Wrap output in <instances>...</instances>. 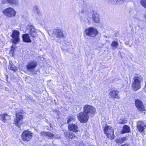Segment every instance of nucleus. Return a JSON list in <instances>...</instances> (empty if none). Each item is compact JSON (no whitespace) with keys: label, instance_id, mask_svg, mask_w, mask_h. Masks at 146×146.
I'll list each match as a JSON object with an SVG mask.
<instances>
[{"label":"nucleus","instance_id":"c9c22d12","mask_svg":"<svg viewBox=\"0 0 146 146\" xmlns=\"http://www.w3.org/2000/svg\"><path fill=\"white\" fill-rule=\"evenodd\" d=\"M121 146H129L127 144H125Z\"/></svg>","mask_w":146,"mask_h":146},{"label":"nucleus","instance_id":"9d476101","mask_svg":"<svg viewBox=\"0 0 146 146\" xmlns=\"http://www.w3.org/2000/svg\"><path fill=\"white\" fill-rule=\"evenodd\" d=\"M22 113L21 111L20 113L16 112V117L15 120V125L19 127L22 124L21 120L23 119V116L21 114Z\"/></svg>","mask_w":146,"mask_h":146},{"label":"nucleus","instance_id":"b1692460","mask_svg":"<svg viewBox=\"0 0 146 146\" xmlns=\"http://www.w3.org/2000/svg\"><path fill=\"white\" fill-rule=\"evenodd\" d=\"M117 121L120 124H123L126 123L127 121L125 119L124 117H122L118 119Z\"/></svg>","mask_w":146,"mask_h":146},{"label":"nucleus","instance_id":"dca6fc26","mask_svg":"<svg viewBox=\"0 0 146 146\" xmlns=\"http://www.w3.org/2000/svg\"><path fill=\"white\" fill-rule=\"evenodd\" d=\"M10 116L7 114L3 113L0 114V119L4 122L9 119Z\"/></svg>","mask_w":146,"mask_h":146},{"label":"nucleus","instance_id":"c756f323","mask_svg":"<svg viewBox=\"0 0 146 146\" xmlns=\"http://www.w3.org/2000/svg\"><path fill=\"white\" fill-rule=\"evenodd\" d=\"M47 137H48L51 139H52L54 137V135L52 133H50L49 132H47Z\"/></svg>","mask_w":146,"mask_h":146},{"label":"nucleus","instance_id":"c85d7f7f","mask_svg":"<svg viewBox=\"0 0 146 146\" xmlns=\"http://www.w3.org/2000/svg\"><path fill=\"white\" fill-rule=\"evenodd\" d=\"M37 21L40 24H41L43 21V17L41 15H38L36 18Z\"/></svg>","mask_w":146,"mask_h":146},{"label":"nucleus","instance_id":"7c9ffc66","mask_svg":"<svg viewBox=\"0 0 146 146\" xmlns=\"http://www.w3.org/2000/svg\"><path fill=\"white\" fill-rule=\"evenodd\" d=\"M141 3L144 7L146 8V0H141Z\"/></svg>","mask_w":146,"mask_h":146},{"label":"nucleus","instance_id":"2f4dec72","mask_svg":"<svg viewBox=\"0 0 146 146\" xmlns=\"http://www.w3.org/2000/svg\"><path fill=\"white\" fill-rule=\"evenodd\" d=\"M40 135L42 136L47 137V135H48L47 132L42 131L40 132Z\"/></svg>","mask_w":146,"mask_h":146},{"label":"nucleus","instance_id":"ddd939ff","mask_svg":"<svg viewBox=\"0 0 146 146\" xmlns=\"http://www.w3.org/2000/svg\"><path fill=\"white\" fill-rule=\"evenodd\" d=\"M37 63L35 61H31L29 62L27 65V68L28 70L31 71L33 70L36 66Z\"/></svg>","mask_w":146,"mask_h":146},{"label":"nucleus","instance_id":"6ab92c4d","mask_svg":"<svg viewBox=\"0 0 146 146\" xmlns=\"http://www.w3.org/2000/svg\"><path fill=\"white\" fill-rule=\"evenodd\" d=\"M92 19L96 23H98L100 22L99 15L97 12H93L92 15Z\"/></svg>","mask_w":146,"mask_h":146},{"label":"nucleus","instance_id":"e433bc0d","mask_svg":"<svg viewBox=\"0 0 146 146\" xmlns=\"http://www.w3.org/2000/svg\"><path fill=\"white\" fill-rule=\"evenodd\" d=\"M145 19H146V13L145 14Z\"/></svg>","mask_w":146,"mask_h":146},{"label":"nucleus","instance_id":"4be33fe9","mask_svg":"<svg viewBox=\"0 0 146 146\" xmlns=\"http://www.w3.org/2000/svg\"><path fill=\"white\" fill-rule=\"evenodd\" d=\"M130 131L129 127L127 125H125L123 127V129L122 131V133H128L130 132Z\"/></svg>","mask_w":146,"mask_h":146},{"label":"nucleus","instance_id":"9b49d317","mask_svg":"<svg viewBox=\"0 0 146 146\" xmlns=\"http://www.w3.org/2000/svg\"><path fill=\"white\" fill-rule=\"evenodd\" d=\"M3 13L8 17L13 16L16 14L15 10L11 7H9L5 9L3 11Z\"/></svg>","mask_w":146,"mask_h":146},{"label":"nucleus","instance_id":"f03ea898","mask_svg":"<svg viewBox=\"0 0 146 146\" xmlns=\"http://www.w3.org/2000/svg\"><path fill=\"white\" fill-rule=\"evenodd\" d=\"M104 133L107 135L108 138L111 139H113L114 138L113 130L112 127L110 126L105 125L104 127Z\"/></svg>","mask_w":146,"mask_h":146},{"label":"nucleus","instance_id":"bb28decb","mask_svg":"<svg viewBox=\"0 0 146 146\" xmlns=\"http://www.w3.org/2000/svg\"><path fill=\"white\" fill-rule=\"evenodd\" d=\"M76 119L73 116H69L68 118L67 123L69 124L70 123L72 122L75 121Z\"/></svg>","mask_w":146,"mask_h":146},{"label":"nucleus","instance_id":"a878e982","mask_svg":"<svg viewBox=\"0 0 146 146\" xmlns=\"http://www.w3.org/2000/svg\"><path fill=\"white\" fill-rule=\"evenodd\" d=\"M110 1H111V3L114 5L117 4H120L121 3L123 2L121 0H109Z\"/></svg>","mask_w":146,"mask_h":146},{"label":"nucleus","instance_id":"393cba45","mask_svg":"<svg viewBox=\"0 0 146 146\" xmlns=\"http://www.w3.org/2000/svg\"><path fill=\"white\" fill-rule=\"evenodd\" d=\"M118 45V44L117 42L115 41H113L111 45V47L112 49H115L117 48Z\"/></svg>","mask_w":146,"mask_h":146},{"label":"nucleus","instance_id":"0eeeda50","mask_svg":"<svg viewBox=\"0 0 146 146\" xmlns=\"http://www.w3.org/2000/svg\"><path fill=\"white\" fill-rule=\"evenodd\" d=\"M84 111L87 114H94L96 111L95 108L92 106L85 105L83 107Z\"/></svg>","mask_w":146,"mask_h":146},{"label":"nucleus","instance_id":"4468645a","mask_svg":"<svg viewBox=\"0 0 146 146\" xmlns=\"http://www.w3.org/2000/svg\"><path fill=\"white\" fill-rule=\"evenodd\" d=\"M68 129L70 131L75 132H77L78 131V127L77 125L73 123L70 124L68 125Z\"/></svg>","mask_w":146,"mask_h":146},{"label":"nucleus","instance_id":"5701e85b","mask_svg":"<svg viewBox=\"0 0 146 146\" xmlns=\"http://www.w3.org/2000/svg\"><path fill=\"white\" fill-rule=\"evenodd\" d=\"M9 4L13 5H17L19 4V0H9Z\"/></svg>","mask_w":146,"mask_h":146},{"label":"nucleus","instance_id":"473e14b6","mask_svg":"<svg viewBox=\"0 0 146 146\" xmlns=\"http://www.w3.org/2000/svg\"><path fill=\"white\" fill-rule=\"evenodd\" d=\"M9 0H2V3L4 4H9Z\"/></svg>","mask_w":146,"mask_h":146},{"label":"nucleus","instance_id":"20e7f679","mask_svg":"<svg viewBox=\"0 0 146 146\" xmlns=\"http://www.w3.org/2000/svg\"><path fill=\"white\" fill-rule=\"evenodd\" d=\"M89 115L84 111L81 112L77 115V118L82 123L86 122L89 118Z\"/></svg>","mask_w":146,"mask_h":146},{"label":"nucleus","instance_id":"4c0bfd02","mask_svg":"<svg viewBox=\"0 0 146 146\" xmlns=\"http://www.w3.org/2000/svg\"><path fill=\"white\" fill-rule=\"evenodd\" d=\"M123 0H121V1H122V2H123Z\"/></svg>","mask_w":146,"mask_h":146},{"label":"nucleus","instance_id":"6e6552de","mask_svg":"<svg viewBox=\"0 0 146 146\" xmlns=\"http://www.w3.org/2000/svg\"><path fill=\"white\" fill-rule=\"evenodd\" d=\"M19 32L18 31L14 30L11 36L13 39L11 40L14 44H17L19 41Z\"/></svg>","mask_w":146,"mask_h":146},{"label":"nucleus","instance_id":"a211bd4d","mask_svg":"<svg viewBox=\"0 0 146 146\" xmlns=\"http://www.w3.org/2000/svg\"><path fill=\"white\" fill-rule=\"evenodd\" d=\"M23 40L24 42L27 43H31V40L30 36L28 34H25L23 35L22 36Z\"/></svg>","mask_w":146,"mask_h":146},{"label":"nucleus","instance_id":"f3484780","mask_svg":"<svg viewBox=\"0 0 146 146\" xmlns=\"http://www.w3.org/2000/svg\"><path fill=\"white\" fill-rule=\"evenodd\" d=\"M137 128L139 131L140 132H143L144 129V127L143 126V123L142 121H139L137 123Z\"/></svg>","mask_w":146,"mask_h":146},{"label":"nucleus","instance_id":"f257e3e1","mask_svg":"<svg viewBox=\"0 0 146 146\" xmlns=\"http://www.w3.org/2000/svg\"><path fill=\"white\" fill-rule=\"evenodd\" d=\"M143 77L141 75H136L133 77L132 87L134 91H136L141 88V84L143 81Z\"/></svg>","mask_w":146,"mask_h":146},{"label":"nucleus","instance_id":"58836bf2","mask_svg":"<svg viewBox=\"0 0 146 146\" xmlns=\"http://www.w3.org/2000/svg\"><path fill=\"white\" fill-rule=\"evenodd\" d=\"M144 126H145V127H146V125H144Z\"/></svg>","mask_w":146,"mask_h":146},{"label":"nucleus","instance_id":"1a4fd4ad","mask_svg":"<svg viewBox=\"0 0 146 146\" xmlns=\"http://www.w3.org/2000/svg\"><path fill=\"white\" fill-rule=\"evenodd\" d=\"M135 104L138 110L140 111H144L145 110L142 102L140 100L138 99L135 100Z\"/></svg>","mask_w":146,"mask_h":146},{"label":"nucleus","instance_id":"ea45409f","mask_svg":"<svg viewBox=\"0 0 146 146\" xmlns=\"http://www.w3.org/2000/svg\"><path fill=\"white\" fill-rule=\"evenodd\" d=\"M145 86H146V85H145Z\"/></svg>","mask_w":146,"mask_h":146},{"label":"nucleus","instance_id":"2eb2a0df","mask_svg":"<svg viewBox=\"0 0 146 146\" xmlns=\"http://www.w3.org/2000/svg\"><path fill=\"white\" fill-rule=\"evenodd\" d=\"M118 92L115 90H113L110 92V95L113 98H119V95L118 94Z\"/></svg>","mask_w":146,"mask_h":146},{"label":"nucleus","instance_id":"f8f14e48","mask_svg":"<svg viewBox=\"0 0 146 146\" xmlns=\"http://www.w3.org/2000/svg\"><path fill=\"white\" fill-rule=\"evenodd\" d=\"M36 30L35 27L33 25L30 26L29 34L33 38H35L37 36Z\"/></svg>","mask_w":146,"mask_h":146},{"label":"nucleus","instance_id":"39448f33","mask_svg":"<svg viewBox=\"0 0 146 146\" xmlns=\"http://www.w3.org/2000/svg\"><path fill=\"white\" fill-rule=\"evenodd\" d=\"M33 133L30 131L25 130L22 133L21 138L22 140L25 141H30L32 138Z\"/></svg>","mask_w":146,"mask_h":146},{"label":"nucleus","instance_id":"aec40b11","mask_svg":"<svg viewBox=\"0 0 146 146\" xmlns=\"http://www.w3.org/2000/svg\"><path fill=\"white\" fill-rule=\"evenodd\" d=\"M64 135L68 138L71 139L75 138L76 137L75 135L72 133H70L68 131H65L64 132Z\"/></svg>","mask_w":146,"mask_h":146},{"label":"nucleus","instance_id":"7ed1b4c3","mask_svg":"<svg viewBox=\"0 0 146 146\" xmlns=\"http://www.w3.org/2000/svg\"><path fill=\"white\" fill-rule=\"evenodd\" d=\"M84 33L88 36L94 37L98 35V32L96 29L90 27L86 29L84 31Z\"/></svg>","mask_w":146,"mask_h":146},{"label":"nucleus","instance_id":"f704fd0d","mask_svg":"<svg viewBox=\"0 0 146 146\" xmlns=\"http://www.w3.org/2000/svg\"><path fill=\"white\" fill-rule=\"evenodd\" d=\"M13 45L11 47V49L10 51L11 52H13L15 50V47L14 46H13Z\"/></svg>","mask_w":146,"mask_h":146},{"label":"nucleus","instance_id":"72a5a7b5","mask_svg":"<svg viewBox=\"0 0 146 146\" xmlns=\"http://www.w3.org/2000/svg\"><path fill=\"white\" fill-rule=\"evenodd\" d=\"M33 10L36 12H38V9L37 7L36 6H35L33 8Z\"/></svg>","mask_w":146,"mask_h":146},{"label":"nucleus","instance_id":"412c9836","mask_svg":"<svg viewBox=\"0 0 146 146\" xmlns=\"http://www.w3.org/2000/svg\"><path fill=\"white\" fill-rule=\"evenodd\" d=\"M8 68L9 69L14 71H15L17 69V67H16L12 64L11 61L9 62Z\"/></svg>","mask_w":146,"mask_h":146},{"label":"nucleus","instance_id":"423d86ee","mask_svg":"<svg viewBox=\"0 0 146 146\" xmlns=\"http://www.w3.org/2000/svg\"><path fill=\"white\" fill-rule=\"evenodd\" d=\"M52 35L56 37L64 39L65 38V35L63 31L61 29H55L53 31Z\"/></svg>","mask_w":146,"mask_h":146},{"label":"nucleus","instance_id":"cd10ccee","mask_svg":"<svg viewBox=\"0 0 146 146\" xmlns=\"http://www.w3.org/2000/svg\"><path fill=\"white\" fill-rule=\"evenodd\" d=\"M126 140V138L123 137L121 139H117L116 140V142L118 143H122Z\"/></svg>","mask_w":146,"mask_h":146}]
</instances>
